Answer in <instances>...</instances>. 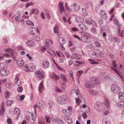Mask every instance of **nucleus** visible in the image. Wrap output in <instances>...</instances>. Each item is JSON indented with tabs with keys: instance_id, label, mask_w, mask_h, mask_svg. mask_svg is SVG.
Instances as JSON below:
<instances>
[{
	"instance_id": "obj_24",
	"label": "nucleus",
	"mask_w": 124,
	"mask_h": 124,
	"mask_svg": "<svg viewBox=\"0 0 124 124\" xmlns=\"http://www.w3.org/2000/svg\"><path fill=\"white\" fill-rule=\"evenodd\" d=\"M24 69L25 71L28 72L29 71H32L31 69H30L29 66H28L27 65H26L24 67Z\"/></svg>"
},
{
	"instance_id": "obj_26",
	"label": "nucleus",
	"mask_w": 124,
	"mask_h": 124,
	"mask_svg": "<svg viewBox=\"0 0 124 124\" xmlns=\"http://www.w3.org/2000/svg\"><path fill=\"white\" fill-rule=\"evenodd\" d=\"M119 98L120 100L124 99V93L120 92L119 94Z\"/></svg>"
},
{
	"instance_id": "obj_61",
	"label": "nucleus",
	"mask_w": 124,
	"mask_h": 124,
	"mask_svg": "<svg viewBox=\"0 0 124 124\" xmlns=\"http://www.w3.org/2000/svg\"><path fill=\"white\" fill-rule=\"evenodd\" d=\"M76 102L77 104L79 105L80 104L81 101L78 98L76 99Z\"/></svg>"
},
{
	"instance_id": "obj_34",
	"label": "nucleus",
	"mask_w": 124,
	"mask_h": 124,
	"mask_svg": "<svg viewBox=\"0 0 124 124\" xmlns=\"http://www.w3.org/2000/svg\"><path fill=\"white\" fill-rule=\"evenodd\" d=\"M88 61H90V63L91 64H97L99 63V62H96L95 61L92 59H89Z\"/></svg>"
},
{
	"instance_id": "obj_20",
	"label": "nucleus",
	"mask_w": 124,
	"mask_h": 124,
	"mask_svg": "<svg viewBox=\"0 0 124 124\" xmlns=\"http://www.w3.org/2000/svg\"><path fill=\"white\" fill-rule=\"evenodd\" d=\"M43 82H41L40 84L39 88V91L40 93L42 92V91L44 89L43 84Z\"/></svg>"
},
{
	"instance_id": "obj_18",
	"label": "nucleus",
	"mask_w": 124,
	"mask_h": 124,
	"mask_svg": "<svg viewBox=\"0 0 124 124\" xmlns=\"http://www.w3.org/2000/svg\"><path fill=\"white\" fill-rule=\"evenodd\" d=\"M50 76L52 78L55 80H59V76L55 75L54 73H53L51 74Z\"/></svg>"
},
{
	"instance_id": "obj_51",
	"label": "nucleus",
	"mask_w": 124,
	"mask_h": 124,
	"mask_svg": "<svg viewBox=\"0 0 124 124\" xmlns=\"http://www.w3.org/2000/svg\"><path fill=\"white\" fill-rule=\"evenodd\" d=\"M95 45L96 47H100L101 45L100 44L99 42L98 41H96L95 43Z\"/></svg>"
},
{
	"instance_id": "obj_63",
	"label": "nucleus",
	"mask_w": 124,
	"mask_h": 124,
	"mask_svg": "<svg viewBox=\"0 0 124 124\" xmlns=\"http://www.w3.org/2000/svg\"><path fill=\"white\" fill-rule=\"evenodd\" d=\"M16 20L17 21H18L20 20V17L19 16H18L16 17L15 18Z\"/></svg>"
},
{
	"instance_id": "obj_19",
	"label": "nucleus",
	"mask_w": 124,
	"mask_h": 124,
	"mask_svg": "<svg viewBox=\"0 0 124 124\" xmlns=\"http://www.w3.org/2000/svg\"><path fill=\"white\" fill-rule=\"evenodd\" d=\"M104 105L106 107V109L108 108L110 106V102L108 100L105 99L104 102Z\"/></svg>"
},
{
	"instance_id": "obj_23",
	"label": "nucleus",
	"mask_w": 124,
	"mask_h": 124,
	"mask_svg": "<svg viewBox=\"0 0 124 124\" xmlns=\"http://www.w3.org/2000/svg\"><path fill=\"white\" fill-rule=\"evenodd\" d=\"M63 112L66 115L69 116L71 115V113L70 110L68 109H63Z\"/></svg>"
},
{
	"instance_id": "obj_1",
	"label": "nucleus",
	"mask_w": 124,
	"mask_h": 124,
	"mask_svg": "<svg viewBox=\"0 0 124 124\" xmlns=\"http://www.w3.org/2000/svg\"><path fill=\"white\" fill-rule=\"evenodd\" d=\"M104 56V54L102 53L100 49H97L93 52L92 57L95 59H97V61H99L100 60L98 59L103 58Z\"/></svg>"
},
{
	"instance_id": "obj_29",
	"label": "nucleus",
	"mask_w": 124,
	"mask_h": 124,
	"mask_svg": "<svg viewBox=\"0 0 124 124\" xmlns=\"http://www.w3.org/2000/svg\"><path fill=\"white\" fill-rule=\"evenodd\" d=\"M60 77L61 78L65 81H67V79L65 75L63 74H61L60 75Z\"/></svg>"
},
{
	"instance_id": "obj_38",
	"label": "nucleus",
	"mask_w": 124,
	"mask_h": 124,
	"mask_svg": "<svg viewBox=\"0 0 124 124\" xmlns=\"http://www.w3.org/2000/svg\"><path fill=\"white\" fill-rule=\"evenodd\" d=\"M118 33L119 36L121 37H123V31L121 30L120 27L118 29Z\"/></svg>"
},
{
	"instance_id": "obj_25",
	"label": "nucleus",
	"mask_w": 124,
	"mask_h": 124,
	"mask_svg": "<svg viewBox=\"0 0 124 124\" xmlns=\"http://www.w3.org/2000/svg\"><path fill=\"white\" fill-rule=\"evenodd\" d=\"M55 121L56 123L58 124H63L64 122L60 119L56 118L55 119Z\"/></svg>"
},
{
	"instance_id": "obj_8",
	"label": "nucleus",
	"mask_w": 124,
	"mask_h": 124,
	"mask_svg": "<svg viewBox=\"0 0 124 124\" xmlns=\"http://www.w3.org/2000/svg\"><path fill=\"white\" fill-rule=\"evenodd\" d=\"M81 56L76 54H73L71 57V59L72 60L75 59L76 60H78L79 59H81Z\"/></svg>"
},
{
	"instance_id": "obj_4",
	"label": "nucleus",
	"mask_w": 124,
	"mask_h": 124,
	"mask_svg": "<svg viewBox=\"0 0 124 124\" xmlns=\"http://www.w3.org/2000/svg\"><path fill=\"white\" fill-rule=\"evenodd\" d=\"M95 108L98 111L101 112L103 109H105L102 107V105L100 102L96 103L94 106Z\"/></svg>"
},
{
	"instance_id": "obj_41",
	"label": "nucleus",
	"mask_w": 124,
	"mask_h": 124,
	"mask_svg": "<svg viewBox=\"0 0 124 124\" xmlns=\"http://www.w3.org/2000/svg\"><path fill=\"white\" fill-rule=\"evenodd\" d=\"M89 92L93 95L95 96L97 94V92L94 90H90Z\"/></svg>"
},
{
	"instance_id": "obj_21",
	"label": "nucleus",
	"mask_w": 124,
	"mask_h": 124,
	"mask_svg": "<svg viewBox=\"0 0 124 124\" xmlns=\"http://www.w3.org/2000/svg\"><path fill=\"white\" fill-rule=\"evenodd\" d=\"M43 67L44 68H47L49 66V62L47 61H44L43 64Z\"/></svg>"
},
{
	"instance_id": "obj_53",
	"label": "nucleus",
	"mask_w": 124,
	"mask_h": 124,
	"mask_svg": "<svg viewBox=\"0 0 124 124\" xmlns=\"http://www.w3.org/2000/svg\"><path fill=\"white\" fill-rule=\"evenodd\" d=\"M61 88L62 89L64 90L66 88L65 84L63 83L61 86Z\"/></svg>"
},
{
	"instance_id": "obj_39",
	"label": "nucleus",
	"mask_w": 124,
	"mask_h": 124,
	"mask_svg": "<svg viewBox=\"0 0 124 124\" xmlns=\"http://www.w3.org/2000/svg\"><path fill=\"white\" fill-rule=\"evenodd\" d=\"M82 10L83 12V15L84 16V17H87V13L86 9L85 8H83Z\"/></svg>"
},
{
	"instance_id": "obj_33",
	"label": "nucleus",
	"mask_w": 124,
	"mask_h": 124,
	"mask_svg": "<svg viewBox=\"0 0 124 124\" xmlns=\"http://www.w3.org/2000/svg\"><path fill=\"white\" fill-rule=\"evenodd\" d=\"M83 73V72L81 71H79L78 72L77 75L78 77L77 79L78 83H79L78 79L80 78V75L82 73Z\"/></svg>"
},
{
	"instance_id": "obj_16",
	"label": "nucleus",
	"mask_w": 124,
	"mask_h": 124,
	"mask_svg": "<svg viewBox=\"0 0 124 124\" xmlns=\"http://www.w3.org/2000/svg\"><path fill=\"white\" fill-rule=\"evenodd\" d=\"M73 6L74 7V9L75 12H77L79 10L80 7L78 4L76 3H74L73 5Z\"/></svg>"
},
{
	"instance_id": "obj_47",
	"label": "nucleus",
	"mask_w": 124,
	"mask_h": 124,
	"mask_svg": "<svg viewBox=\"0 0 124 124\" xmlns=\"http://www.w3.org/2000/svg\"><path fill=\"white\" fill-rule=\"evenodd\" d=\"M5 109L4 108H2L0 110V114L1 116H3L4 114Z\"/></svg>"
},
{
	"instance_id": "obj_13",
	"label": "nucleus",
	"mask_w": 124,
	"mask_h": 124,
	"mask_svg": "<svg viewBox=\"0 0 124 124\" xmlns=\"http://www.w3.org/2000/svg\"><path fill=\"white\" fill-rule=\"evenodd\" d=\"M80 28L82 30L86 31L88 29V28L86 25L84 24L81 23L79 25Z\"/></svg>"
},
{
	"instance_id": "obj_17",
	"label": "nucleus",
	"mask_w": 124,
	"mask_h": 124,
	"mask_svg": "<svg viewBox=\"0 0 124 124\" xmlns=\"http://www.w3.org/2000/svg\"><path fill=\"white\" fill-rule=\"evenodd\" d=\"M81 39L82 41L84 42H90V40H89V37H87L85 36H82Z\"/></svg>"
},
{
	"instance_id": "obj_44",
	"label": "nucleus",
	"mask_w": 124,
	"mask_h": 124,
	"mask_svg": "<svg viewBox=\"0 0 124 124\" xmlns=\"http://www.w3.org/2000/svg\"><path fill=\"white\" fill-rule=\"evenodd\" d=\"M13 103V101L12 100H8L7 101V104L8 106L11 105Z\"/></svg>"
},
{
	"instance_id": "obj_49",
	"label": "nucleus",
	"mask_w": 124,
	"mask_h": 124,
	"mask_svg": "<svg viewBox=\"0 0 124 124\" xmlns=\"http://www.w3.org/2000/svg\"><path fill=\"white\" fill-rule=\"evenodd\" d=\"M31 10L33 13L35 14H37L38 12V11L36 9H32Z\"/></svg>"
},
{
	"instance_id": "obj_27",
	"label": "nucleus",
	"mask_w": 124,
	"mask_h": 124,
	"mask_svg": "<svg viewBox=\"0 0 124 124\" xmlns=\"http://www.w3.org/2000/svg\"><path fill=\"white\" fill-rule=\"evenodd\" d=\"M6 67V65L5 62L1 63L0 64V69H4Z\"/></svg>"
},
{
	"instance_id": "obj_40",
	"label": "nucleus",
	"mask_w": 124,
	"mask_h": 124,
	"mask_svg": "<svg viewBox=\"0 0 124 124\" xmlns=\"http://www.w3.org/2000/svg\"><path fill=\"white\" fill-rule=\"evenodd\" d=\"M26 24L31 26H33L34 25V24L32 22L30 21H27Z\"/></svg>"
},
{
	"instance_id": "obj_6",
	"label": "nucleus",
	"mask_w": 124,
	"mask_h": 124,
	"mask_svg": "<svg viewBox=\"0 0 124 124\" xmlns=\"http://www.w3.org/2000/svg\"><path fill=\"white\" fill-rule=\"evenodd\" d=\"M35 74L37 75V78L39 80L43 79V74L39 71H36Z\"/></svg>"
},
{
	"instance_id": "obj_52",
	"label": "nucleus",
	"mask_w": 124,
	"mask_h": 124,
	"mask_svg": "<svg viewBox=\"0 0 124 124\" xmlns=\"http://www.w3.org/2000/svg\"><path fill=\"white\" fill-rule=\"evenodd\" d=\"M48 104L49 106V107L50 108H51V107L53 104V101H50L48 102Z\"/></svg>"
},
{
	"instance_id": "obj_57",
	"label": "nucleus",
	"mask_w": 124,
	"mask_h": 124,
	"mask_svg": "<svg viewBox=\"0 0 124 124\" xmlns=\"http://www.w3.org/2000/svg\"><path fill=\"white\" fill-rule=\"evenodd\" d=\"M46 49L45 46L42 47L40 49V50L42 52H44L46 50Z\"/></svg>"
},
{
	"instance_id": "obj_35",
	"label": "nucleus",
	"mask_w": 124,
	"mask_h": 124,
	"mask_svg": "<svg viewBox=\"0 0 124 124\" xmlns=\"http://www.w3.org/2000/svg\"><path fill=\"white\" fill-rule=\"evenodd\" d=\"M54 32L55 33H58L59 32V29L57 26H56L54 28Z\"/></svg>"
},
{
	"instance_id": "obj_42",
	"label": "nucleus",
	"mask_w": 124,
	"mask_h": 124,
	"mask_svg": "<svg viewBox=\"0 0 124 124\" xmlns=\"http://www.w3.org/2000/svg\"><path fill=\"white\" fill-rule=\"evenodd\" d=\"M55 65L59 70L60 71H62L63 72H65L66 71L64 69H62L60 66H59L57 64H55Z\"/></svg>"
},
{
	"instance_id": "obj_64",
	"label": "nucleus",
	"mask_w": 124,
	"mask_h": 124,
	"mask_svg": "<svg viewBox=\"0 0 124 124\" xmlns=\"http://www.w3.org/2000/svg\"><path fill=\"white\" fill-rule=\"evenodd\" d=\"M60 47L62 51H64L65 50V48L62 44L60 45Z\"/></svg>"
},
{
	"instance_id": "obj_45",
	"label": "nucleus",
	"mask_w": 124,
	"mask_h": 124,
	"mask_svg": "<svg viewBox=\"0 0 124 124\" xmlns=\"http://www.w3.org/2000/svg\"><path fill=\"white\" fill-rule=\"evenodd\" d=\"M5 51L9 52L10 54H11L13 53V51L12 49L10 48L5 49Z\"/></svg>"
},
{
	"instance_id": "obj_62",
	"label": "nucleus",
	"mask_w": 124,
	"mask_h": 124,
	"mask_svg": "<svg viewBox=\"0 0 124 124\" xmlns=\"http://www.w3.org/2000/svg\"><path fill=\"white\" fill-rule=\"evenodd\" d=\"M19 78L18 76L17 75H16V78L15 79V82H18V81H20L19 80Z\"/></svg>"
},
{
	"instance_id": "obj_10",
	"label": "nucleus",
	"mask_w": 124,
	"mask_h": 124,
	"mask_svg": "<svg viewBox=\"0 0 124 124\" xmlns=\"http://www.w3.org/2000/svg\"><path fill=\"white\" fill-rule=\"evenodd\" d=\"M85 87L89 89L93 88L94 87L90 81H86L85 83Z\"/></svg>"
},
{
	"instance_id": "obj_3",
	"label": "nucleus",
	"mask_w": 124,
	"mask_h": 124,
	"mask_svg": "<svg viewBox=\"0 0 124 124\" xmlns=\"http://www.w3.org/2000/svg\"><path fill=\"white\" fill-rule=\"evenodd\" d=\"M111 90L115 93H116L120 91V87L115 84H113L111 86Z\"/></svg>"
},
{
	"instance_id": "obj_32",
	"label": "nucleus",
	"mask_w": 124,
	"mask_h": 124,
	"mask_svg": "<svg viewBox=\"0 0 124 124\" xmlns=\"http://www.w3.org/2000/svg\"><path fill=\"white\" fill-rule=\"evenodd\" d=\"M27 43L28 46H33L34 45V43L32 41H28L27 42Z\"/></svg>"
},
{
	"instance_id": "obj_15",
	"label": "nucleus",
	"mask_w": 124,
	"mask_h": 124,
	"mask_svg": "<svg viewBox=\"0 0 124 124\" xmlns=\"http://www.w3.org/2000/svg\"><path fill=\"white\" fill-rule=\"evenodd\" d=\"M17 64L20 67H22L24 64V62L21 59H19L17 61Z\"/></svg>"
},
{
	"instance_id": "obj_9",
	"label": "nucleus",
	"mask_w": 124,
	"mask_h": 124,
	"mask_svg": "<svg viewBox=\"0 0 124 124\" xmlns=\"http://www.w3.org/2000/svg\"><path fill=\"white\" fill-rule=\"evenodd\" d=\"M29 32L31 35H34L37 31V29L34 27H31L29 29Z\"/></svg>"
},
{
	"instance_id": "obj_58",
	"label": "nucleus",
	"mask_w": 124,
	"mask_h": 124,
	"mask_svg": "<svg viewBox=\"0 0 124 124\" xmlns=\"http://www.w3.org/2000/svg\"><path fill=\"white\" fill-rule=\"evenodd\" d=\"M75 62L76 63H78V64H85L84 62H79V61H76Z\"/></svg>"
},
{
	"instance_id": "obj_43",
	"label": "nucleus",
	"mask_w": 124,
	"mask_h": 124,
	"mask_svg": "<svg viewBox=\"0 0 124 124\" xmlns=\"http://www.w3.org/2000/svg\"><path fill=\"white\" fill-rule=\"evenodd\" d=\"M10 93L8 91H6L5 93V96L6 98H8L10 95Z\"/></svg>"
},
{
	"instance_id": "obj_11",
	"label": "nucleus",
	"mask_w": 124,
	"mask_h": 124,
	"mask_svg": "<svg viewBox=\"0 0 124 124\" xmlns=\"http://www.w3.org/2000/svg\"><path fill=\"white\" fill-rule=\"evenodd\" d=\"M93 82L94 84H99L100 82V80L99 78L96 77H93Z\"/></svg>"
},
{
	"instance_id": "obj_46",
	"label": "nucleus",
	"mask_w": 124,
	"mask_h": 124,
	"mask_svg": "<svg viewBox=\"0 0 124 124\" xmlns=\"http://www.w3.org/2000/svg\"><path fill=\"white\" fill-rule=\"evenodd\" d=\"M15 85L19 87L21 86L22 84L21 83V81H18V82H16L15 83Z\"/></svg>"
},
{
	"instance_id": "obj_30",
	"label": "nucleus",
	"mask_w": 124,
	"mask_h": 124,
	"mask_svg": "<svg viewBox=\"0 0 124 124\" xmlns=\"http://www.w3.org/2000/svg\"><path fill=\"white\" fill-rule=\"evenodd\" d=\"M20 109L17 108H15L14 110V112L15 114L16 115H18L20 113Z\"/></svg>"
},
{
	"instance_id": "obj_56",
	"label": "nucleus",
	"mask_w": 124,
	"mask_h": 124,
	"mask_svg": "<svg viewBox=\"0 0 124 124\" xmlns=\"http://www.w3.org/2000/svg\"><path fill=\"white\" fill-rule=\"evenodd\" d=\"M33 4L32 2L29 3H27L26 5V6L25 7V8H28L29 6L31 5H33Z\"/></svg>"
},
{
	"instance_id": "obj_55",
	"label": "nucleus",
	"mask_w": 124,
	"mask_h": 124,
	"mask_svg": "<svg viewBox=\"0 0 124 124\" xmlns=\"http://www.w3.org/2000/svg\"><path fill=\"white\" fill-rule=\"evenodd\" d=\"M17 91L19 92H21L23 90V88L21 87H18L17 89Z\"/></svg>"
},
{
	"instance_id": "obj_12",
	"label": "nucleus",
	"mask_w": 124,
	"mask_h": 124,
	"mask_svg": "<svg viewBox=\"0 0 124 124\" xmlns=\"http://www.w3.org/2000/svg\"><path fill=\"white\" fill-rule=\"evenodd\" d=\"M100 15L101 17L104 19H107V16L103 10H101L100 11Z\"/></svg>"
},
{
	"instance_id": "obj_7",
	"label": "nucleus",
	"mask_w": 124,
	"mask_h": 124,
	"mask_svg": "<svg viewBox=\"0 0 124 124\" xmlns=\"http://www.w3.org/2000/svg\"><path fill=\"white\" fill-rule=\"evenodd\" d=\"M0 72L1 75L3 76H6L9 73V71L6 69L1 70Z\"/></svg>"
},
{
	"instance_id": "obj_37",
	"label": "nucleus",
	"mask_w": 124,
	"mask_h": 124,
	"mask_svg": "<svg viewBox=\"0 0 124 124\" xmlns=\"http://www.w3.org/2000/svg\"><path fill=\"white\" fill-rule=\"evenodd\" d=\"M77 21L79 23L83 22H84V19L82 18H81L80 17H78L77 19Z\"/></svg>"
},
{
	"instance_id": "obj_60",
	"label": "nucleus",
	"mask_w": 124,
	"mask_h": 124,
	"mask_svg": "<svg viewBox=\"0 0 124 124\" xmlns=\"http://www.w3.org/2000/svg\"><path fill=\"white\" fill-rule=\"evenodd\" d=\"M7 122L8 124H11L12 123L11 119L10 118H8L7 119Z\"/></svg>"
},
{
	"instance_id": "obj_59",
	"label": "nucleus",
	"mask_w": 124,
	"mask_h": 124,
	"mask_svg": "<svg viewBox=\"0 0 124 124\" xmlns=\"http://www.w3.org/2000/svg\"><path fill=\"white\" fill-rule=\"evenodd\" d=\"M114 22L117 25H118V21L117 19L115 18L114 19Z\"/></svg>"
},
{
	"instance_id": "obj_14",
	"label": "nucleus",
	"mask_w": 124,
	"mask_h": 124,
	"mask_svg": "<svg viewBox=\"0 0 124 124\" xmlns=\"http://www.w3.org/2000/svg\"><path fill=\"white\" fill-rule=\"evenodd\" d=\"M45 117L46 119V122L49 123L50 122L51 120L52 119L53 116L52 115H50L49 116L45 115Z\"/></svg>"
},
{
	"instance_id": "obj_31",
	"label": "nucleus",
	"mask_w": 124,
	"mask_h": 124,
	"mask_svg": "<svg viewBox=\"0 0 124 124\" xmlns=\"http://www.w3.org/2000/svg\"><path fill=\"white\" fill-rule=\"evenodd\" d=\"M59 41L60 43L61 44H64L65 42V41L63 38L62 37L59 38Z\"/></svg>"
},
{
	"instance_id": "obj_48",
	"label": "nucleus",
	"mask_w": 124,
	"mask_h": 124,
	"mask_svg": "<svg viewBox=\"0 0 124 124\" xmlns=\"http://www.w3.org/2000/svg\"><path fill=\"white\" fill-rule=\"evenodd\" d=\"M65 7L66 8V9L67 10V11L68 12H70L72 11V9H70L69 7L67 5V3H65Z\"/></svg>"
},
{
	"instance_id": "obj_50",
	"label": "nucleus",
	"mask_w": 124,
	"mask_h": 124,
	"mask_svg": "<svg viewBox=\"0 0 124 124\" xmlns=\"http://www.w3.org/2000/svg\"><path fill=\"white\" fill-rule=\"evenodd\" d=\"M12 85V83H7L6 85V86L7 87L10 88L11 87Z\"/></svg>"
},
{
	"instance_id": "obj_22",
	"label": "nucleus",
	"mask_w": 124,
	"mask_h": 124,
	"mask_svg": "<svg viewBox=\"0 0 124 124\" xmlns=\"http://www.w3.org/2000/svg\"><path fill=\"white\" fill-rule=\"evenodd\" d=\"M64 118L67 123H70L71 122L72 120L71 119L69 116H64Z\"/></svg>"
},
{
	"instance_id": "obj_5",
	"label": "nucleus",
	"mask_w": 124,
	"mask_h": 124,
	"mask_svg": "<svg viewBox=\"0 0 124 124\" xmlns=\"http://www.w3.org/2000/svg\"><path fill=\"white\" fill-rule=\"evenodd\" d=\"M112 65L111 66V70H113L120 77L121 76L119 73L116 68L117 66V64L115 61H113L112 62Z\"/></svg>"
},
{
	"instance_id": "obj_28",
	"label": "nucleus",
	"mask_w": 124,
	"mask_h": 124,
	"mask_svg": "<svg viewBox=\"0 0 124 124\" xmlns=\"http://www.w3.org/2000/svg\"><path fill=\"white\" fill-rule=\"evenodd\" d=\"M29 67L30 69H31L32 71L35 70L36 69V67L35 66L34 64L32 63H31L29 65Z\"/></svg>"
},
{
	"instance_id": "obj_2",
	"label": "nucleus",
	"mask_w": 124,
	"mask_h": 124,
	"mask_svg": "<svg viewBox=\"0 0 124 124\" xmlns=\"http://www.w3.org/2000/svg\"><path fill=\"white\" fill-rule=\"evenodd\" d=\"M69 98L66 95L58 97L57 98L58 103L60 104H62L66 101H68Z\"/></svg>"
},
{
	"instance_id": "obj_54",
	"label": "nucleus",
	"mask_w": 124,
	"mask_h": 124,
	"mask_svg": "<svg viewBox=\"0 0 124 124\" xmlns=\"http://www.w3.org/2000/svg\"><path fill=\"white\" fill-rule=\"evenodd\" d=\"M71 30L73 31H78V29L75 27H73L71 28Z\"/></svg>"
},
{
	"instance_id": "obj_36",
	"label": "nucleus",
	"mask_w": 124,
	"mask_h": 124,
	"mask_svg": "<svg viewBox=\"0 0 124 124\" xmlns=\"http://www.w3.org/2000/svg\"><path fill=\"white\" fill-rule=\"evenodd\" d=\"M36 106L39 107L40 109H42L43 108V104L39 102H37L36 103Z\"/></svg>"
}]
</instances>
